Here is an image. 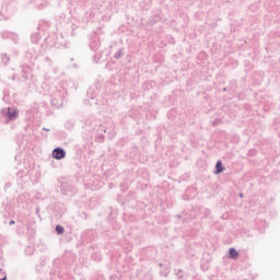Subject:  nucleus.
<instances>
[{"label": "nucleus", "instance_id": "nucleus-2", "mask_svg": "<svg viewBox=\"0 0 280 280\" xmlns=\"http://www.w3.org/2000/svg\"><path fill=\"white\" fill-rule=\"evenodd\" d=\"M215 170V174H221V172H224V167H222V161L217 162Z\"/></svg>", "mask_w": 280, "mask_h": 280}, {"label": "nucleus", "instance_id": "nucleus-4", "mask_svg": "<svg viewBox=\"0 0 280 280\" xmlns=\"http://www.w3.org/2000/svg\"><path fill=\"white\" fill-rule=\"evenodd\" d=\"M8 115L10 119H14V117H16V115H19V112H16L15 109H10L8 110Z\"/></svg>", "mask_w": 280, "mask_h": 280}, {"label": "nucleus", "instance_id": "nucleus-1", "mask_svg": "<svg viewBox=\"0 0 280 280\" xmlns=\"http://www.w3.org/2000/svg\"><path fill=\"white\" fill-rule=\"evenodd\" d=\"M67 156V152L65 150L57 148L52 151V159H56L57 161H60V159H65Z\"/></svg>", "mask_w": 280, "mask_h": 280}, {"label": "nucleus", "instance_id": "nucleus-5", "mask_svg": "<svg viewBox=\"0 0 280 280\" xmlns=\"http://www.w3.org/2000/svg\"><path fill=\"white\" fill-rule=\"evenodd\" d=\"M56 231H57L58 235H62V233H65V228H62V225H57Z\"/></svg>", "mask_w": 280, "mask_h": 280}, {"label": "nucleus", "instance_id": "nucleus-3", "mask_svg": "<svg viewBox=\"0 0 280 280\" xmlns=\"http://www.w3.org/2000/svg\"><path fill=\"white\" fill-rule=\"evenodd\" d=\"M229 255L231 259H237L238 253L235 250V248H230Z\"/></svg>", "mask_w": 280, "mask_h": 280}, {"label": "nucleus", "instance_id": "nucleus-6", "mask_svg": "<svg viewBox=\"0 0 280 280\" xmlns=\"http://www.w3.org/2000/svg\"><path fill=\"white\" fill-rule=\"evenodd\" d=\"M10 224H14V221H10Z\"/></svg>", "mask_w": 280, "mask_h": 280}]
</instances>
